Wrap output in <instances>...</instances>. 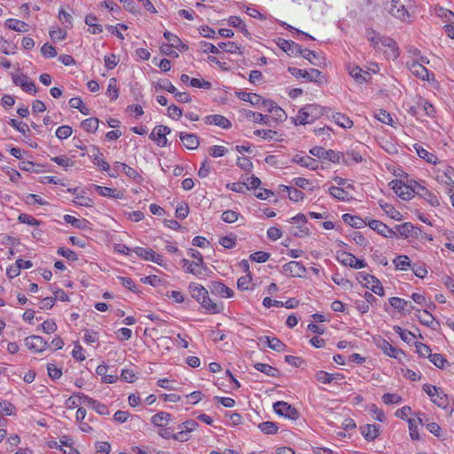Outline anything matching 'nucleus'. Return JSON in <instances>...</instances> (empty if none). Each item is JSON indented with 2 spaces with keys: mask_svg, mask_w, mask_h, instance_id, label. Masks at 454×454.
Returning a JSON list of instances; mask_svg holds the SVG:
<instances>
[{
  "mask_svg": "<svg viewBox=\"0 0 454 454\" xmlns=\"http://www.w3.org/2000/svg\"><path fill=\"white\" fill-rule=\"evenodd\" d=\"M189 290L192 298H194L202 308L211 314L222 312L223 307L222 303H216L208 297L207 290L199 284H190Z\"/></svg>",
  "mask_w": 454,
  "mask_h": 454,
  "instance_id": "f257e3e1",
  "label": "nucleus"
},
{
  "mask_svg": "<svg viewBox=\"0 0 454 454\" xmlns=\"http://www.w3.org/2000/svg\"><path fill=\"white\" fill-rule=\"evenodd\" d=\"M368 39L377 51H383L387 58L396 59L399 56L397 44L392 38L380 36L375 30H372Z\"/></svg>",
  "mask_w": 454,
  "mask_h": 454,
  "instance_id": "f03ea898",
  "label": "nucleus"
},
{
  "mask_svg": "<svg viewBox=\"0 0 454 454\" xmlns=\"http://www.w3.org/2000/svg\"><path fill=\"white\" fill-rule=\"evenodd\" d=\"M389 13L401 21L410 23L414 17L412 0H391Z\"/></svg>",
  "mask_w": 454,
  "mask_h": 454,
  "instance_id": "7ed1b4c3",
  "label": "nucleus"
},
{
  "mask_svg": "<svg viewBox=\"0 0 454 454\" xmlns=\"http://www.w3.org/2000/svg\"><path fill=\"white\" fill-rule=\"evenodd\" d=\"M323 114V108L316 104H309L301 108L294 119L295 125L311 123Z\"/></svg>",
  "mask_w": 454,
  "mask_h": 454,
  "instance_id": "20e7f679",
  "label": "nucleus"
},
{
  "mask_svg": "<svg viewBox=\"0 0 454 454\" xmlns=\"http://www.w3.org/2000/svg\"><path fill=\"white\" fill-rule=\"evenodd\" d=\"M288 72L296 78H303L319 84L324 82V77L318 69L311 68L309 71H305L296 67H288Z\"/></svg>",
  "mask_w": 454,
  "mask_h": 454,
  "instance_id": "39448f33",
  "label": "nucleus"
},
{
  "mask_svg": "<svg viewBox=\"0 0 454 454\" xmlns=\"http://www.w3.org/2000/svg\"><path fill=\"white\" fill-rule=\"evenodd\" d=\"M406 67L413 75L423 81L430 82L434 80V74L430 73L425 66H422L421 62L407 60Z\"/></svg>",
  "mask_w": 454,
  "mask_h": 454,
  "instance_id": "423d86ee",
  "label": "nucleus"
},
{
  "mask_svg": "<svg viewBox=\"0 0 454 454\" xmlns=\"http://www.w3.org/2000/svg\"><path fill=\"white\" fill-rule=\"evenodd\" d=\"M358 275V279L364 283L366 288L371 289L374 294L380 296L384 295V288L376 277L364 272H359Z\"/></svg>",
  "mask_w": 454,
  "mask_h": 454,
  "instance_id": "0eeeda50",
  "label": "nucleus"
},
{
  "mask_svg": "<svg viewBox=\"0 0 454 454\" xmlns=\"http://www.w3.org/2000/svg\"><path fill=\"white\" fill-rule=\"evenodd\" d=\"M171 132V129L165 125L156 126L151 132L149 137L153 140L159 146L164 147L168 145L166 136Z\"/></svg>",
  "mask_w": 454,
  "mask_h": 454,
  "instance_id": "6e6552de",
  "label": "nucleus"
},
{
  "mask_svg": "<svg viewBox=\"0 0 454 454\" xmlns=\"http://www.w3.org/2000/svg\"><path fill=\"white\" fill-rule=\"evenodd\" d=\"M273 408L277 414L290 419L296 420L299 417L297 410L286 402L278 401L274 403Z\"/></svg>",
  "mask_w": 454,
  "mask_h": 454,
  "instance_id": "1a4fd4ad",
  "label": "nucleus"
},
{
  "mask_svg": "<svg viewBox=\"0 0 454 454\" xmlns=\"http://www.w3.org/2000/svg\"><path fill=\"white\" fill-rule=\"evenodd\" d=\"M309 153L318 159L328 160L331 162L337 163L340 160V153L333 150H325L320 146H315L309 150Z\"/></svg>",
  "mask_w": 454,
  "mask_h": 454,
  "instance_id": "9d476101",
  "label": "nucleus"
},
{
  "mask_svg": "<svg viewBox=\"0 0 454 454\" xmlns=\"http://www.w3.org/2000/svg\"><path fill=\"white\" fill-rule=\"evenodd\" d=\"M306 271L307 269L300 262L291 261L283 265V272L288 277L301 278L304 276Z\"/></svg>",
  "mask_w": 454,
  "mask_h": 454,
  "instance_id": "9b49d317",
  "label": "nucleus"
},
{
  "mask_svg": "<svg viewBox=\"0 0 454 454\" xmlns=\"http://www.w3.org/2000/svg\"><path fill=\"white\" fill-rule=\"evenodd\" d=\"M337 259L343 265L349 266L353 269H362L366 265L364 261L357 259L354 254L348 252L339 253Z\"/></svg>",
  "mask_w": 454,
  "mask_h": 454,
  "instance_id": "f8f14e48",
  "label": "nucleus"
},
{
  "mask_svg": "<svg viewBox=\"0 0 454 454\" xmlns=\"http://www.w3.org/2000/svg\"><path fill=\"white\" fill-rule=\"evenodd\" d=\"M25 345L35 353H41L48 348V342L41 336L32 335L25 339Z\"/></svg>",
  "mask_w": 454,
  "mask_h": 454,
  "instance_id": "ddd939ff",
  "label": "nucleus"
},
{
  "mask_svg": "<svg viewBox=\"0 0 454 454\" xmlns=\"http://www.w3.org/2000/svg\"><path fill=\"white\" fill-rule=\"evenodd\" d=\"M12 82L15 85L20 86L24 91L35 94L36 88L33 81H31L24 74H16L12 75Z\"/></svg>",
  "mask_w": 454,
  "mask_h": 454,
  "instance_id": "4468645a",
  "label": "nucleus"
},
{
  "mask_svg": "<svg viewBox=\"0 0 454 454\" xmlns=\"http://www.w3.org/2000/svg\"><path fill=\"white\" fill-rule=\"evenodd\" d=\"M394 192L403 200H409L411 198L413 192L412 189L414 184L411 185H405L401 180H393L389 184Z\"/></svg>",
  "mask_w": 454,
  "mask_h": 454,
  "instance_id": "2eb2a0df",
  "label": "nucleus"
},
{
  "mask_svg": "<svg viewBox=\"0 0 454 454\" xmlns=\"http://www.w3.org/2000/svg\"><path fill=\"white\" fill-rule=\"evenodd\" d=\"M412 191L420 197L424 198L432 206L437 207L440 205L438 198L420 184L414 182V187Z\"/></svg>",
  "mask_w": 454,
  "mask_h": 454,
  "instance_id": "dca6fc26",
  "label": "nucleus"
},
{
  "mask_svg": "<svg viewBox=\"0 0 454 454\" xmlns=\"http://www.w3.org/2000/svg\"><path fill=\"white\" fill-rule=\"evenodd\" d=\"M434 14L444 23L442 28H454V13L451 11L443 7H435Z\"/></svg>",
  "mask_w": 454,
  "mask_h": 454,
  "instance_id": "f3484780",
  "label": "nucleus"
},
{
  "mask_svg": "<svg viewBox=\"0 0 454 454\" xmlns=\"http://www.w3.org/2000/svg\"><path fill=\"white\" fill-rule=\"evenodd\" d=\"M119 171H121L124 173L127 176L136 179L139 176L137 170H135L133 168L128 166L125 163L122 162H115L114 167L112 170V172H109V176L112 177H116L118 176Z\"/></svg>",
  "mask_w": 454,
  "mask_h": 454,
  "instance_id": "a211bd4d",
  "label": "nucleus"
},
{
  "mask_svg": "<svg viewBox=\"0 0 454 454\" xmlns=\"http://www.w3.org/2000/svg\"><path fill=\"white\" fill-rule=\"evenodd\" d=\"M134 252L141 258H144L146 261L153 262L159 265H162L163 258L160 254H156L152 249H145L143 247H137L134 249Z\"/></svg>",
  "mask_w": 454,
  "mask_h": 454,
  "instance_id": "6ab92c4d",
  "label": "nucleus"
},
{
  "mask_svg": "<svg viewBox=\"0 0 454 454\" xmlns=\"http://www.w3.org/2000/svg\"><path fill=\"white\" fill-rule=\"evenodd\" d=\"M371 229L386 238L395 236V231L379 220H371L368 223Z\"/></svg>",
  "mask_w": 454,
  "mask_h": 454,
  "instance_id": "aec40b11",
  "label": "nucleus"
},
{
  "mask_svg": "<svg viewBox=\"0 0 454 454\" xmlns=\"http://www.w3.org/2000/svg\"><path fill=\"white\" fill-rule=\"evenodd\" d=\"M204 121L206 124H214L223 129H229L231 126V121L221 114L207 115L205 117Z\"/></svg>",
  "mask_w": 454,
  "mask_h": 454,
  "instance_id": "412c9836",
  "label": "nucleus"
},
{
  "mask_svg": "<svg viewBox=\"0 0 454 454\" xmlns=\"http://www.w3.org/2000/svg\"><path fill=\"white\" fill-rule=\"evenodd\" d=\"M179 138L183 142L185 148L189 150L197 149L200 145L199 137L195 134H188L184 132L179 133Z\"/></svg>",
  "mask_w": 454,
  "mask_h": 454,
  "instance_id": "4be33fe9",
  "label": "nucleus"
},
{
  "mask_svg": "<svg viewBox=\"0 0 454 454\" xmlns=\"http://www.w3.org/2000/svg\"><path fill=\"white\" fill-rule=\"evenodd\" d=\"M377 346L387 356L398 358L399 355H403V351L393 347L388 341L384 339H380L377 341Z\"/></svg>",
  "mask_w": 454,
  "mask_h": 454,
  "instance_id": "5701e85b",
  "label": "nucleus"
},
{
  "mask_svg": "<svg viewBox=\"0 0 454 454\" xmlns=\"http://www.w3.org/2000/svg\"><path fill=\"white\" fill-rule=\"evenodd\" d=\"M293 162L312 170L318 168L317 160L309 155L301 156L296 154L293 157Z\"/></svg>",
  "mask_w": 454,
  "mask_h": 454,
  "instance_id": "b1692460",
  "label": "nucleus"
},
{
  "mask_svg": "<svg viewBox=\"0 0 454 454\" xmlns=\"http://www.w3.org/2000/svg\"><path fill=\"white\" fill-rule=\"evenodd\" d=\"M350 76L359 83L366 82L370 77V74L367 71L363 70L358 66H349L348 67Z\"/></svg>",
  "mask_w": 454,
  "mask_h": 454,
  "instance_id": "393cba45",
  "label": "nucleus"
},
{
  "mask_svg": "<svg viewBox=\"0 0 454 454\" xmlns=\"http://www.w3.org/2000/svg\"><path fill=\"white\" fill-rule=\"evenodd\" d=\"M277 43L278 47L289 56L296 55L300 51V46L294 43L293 41L278 38Z\"/></svg>",
  "mask_w": 454,
  "mask_h": 454,
  "instance_id": "a878e982",
  "label": "nucleus"
},
{
  "mask_svg": "<svg viewBox=\"0 0 454 454\" xmlns=\"http://www.w3.org/2000/svg\"><path fill=\"white\" fill-rule=\"evenodd\" d=\"M211 292L221 297L231 298L233 296V291L221 282H212Z\"/></svg>",
  "mask_w": 454,
  "mask_h": 454,
  "instance_id": "bb28decb",
  "label": "nucleus"
},
{
  "mask_svg": "<svg viewBox=\"0 0 454 454\" xmlns=\"http://www.w3.org/2000/svg\"><path fill=\"white\" fill-rule=\"evenodd\" d=\"M261 342H263L267 344V346L271 348L272 350L280 352L283 351L286 348V345L278 338L276 337H269V336H262L259 339Z\"/></svg>",
  "mask_w": 454,
  "mask_h": 454,
  "instance_id": "cd10ccee",
  "label": "nucleus"
},
{
  "mask_svg": "<svg viewBox=\"0 0 454 454\" xmlns=\"http://www.w3.org/2000/svg\"><path fill=\"white\" fill-rule=\"evenodd\" d=\"M363 436L367 441H373L379 435L380 427L367 424L360 427Z\"/></svg>",
  "mask_w": 454,
  "mask_h": 454,
  "instance_id": "c85d7f7f",
  "label": "nucleus"
},
{
  "mask_svg": "<svg viewBox=\"0 0 454 454\" xmlns=\"http://www.w3.org/2000/svg\"><path fill=\"white\" fill-rule=\"evenodd\" d=\"M164 37L168 43H170V46H175V48L179 51H184L188 48L177 35L172 34L168 30H166L164 33Z\"/></svg>",
  "mask_w": 454,
  "mask_h": 454,
  "instance_id": "c756f323",
  "label": "nucleus"
},
{
  "mask_svg": "<svg viewBox=\"0 0 454 454\" xmlns=\"http://www.w3.org/2000/svg\"><path fill=\"white\" fill-rule=\"evenodd\" d=\"M389 303L392 307L398 309L399 311H408L410 312L411 309H413V306L411 302L401 299L399 297H391L389 299Z\"/></svg>",
  "mask_w": 454,
  "mask_h": 454,
  "instance_id": "7c9ffc66",
  "label": "nucleus"
},
{
  "mask_svg": "<svg viewBox=\"0 0 454 454\" xmlns=\"http://www.w3.org/2000/svg\"><path fill=\"white\" fill-rule=\"evenodd\" d=\"M291 221L294 223H297L299 225L298 227L300 228V232L294 231V236L302 237V236L308 235V230L305 227V224L307 223V219H306V216L304 215L299 214L296 216H294L291 219Z\"/></svg>",
  "mask_w": 454,
  "mask_h": 454,
  "instance_id": "2f4dec72",
  "label": "nucleus"
},
{
  "mask_svg": "<svg viewBox=\"0 0 454 454\" xmlns=\"http://www.w3.org/2000/svg\"><path fill=\"white\" fill-rule=\"evenodd\" d=\"M343 221L353 228L360 229L364 227L366 222L359 216L352 215L350 214H344L342 215Z\"/></svg>",
  "mask_w": 454,
  "mask_h": 454,
  "instance_id": "473e14b6",
  "label": "nucleus"
},
{
  "mask_svg": "<svg viewBox=\"0 0 454 454\" xmlns=\"http://www.w3.org/2000/svg\"><path fill=\"white\" fill-rule=\"evenodd\" d=\"M245 117L255 123L270 125L269 115H263L260 113H255L253 111H245Z\"/></svg>",
  "mask_w": 454,
  "mask_h": 454,
  "instance_id": "72a5a7b5",
  "label": "nucleus"
},
{
  "mask_svg": "<svg viewBox=\"0 0 454 454\" xmlns=\"http://www.w3.org/2000/svg\"><path fill=\"white\" fill-rule=\"evenodd\" d=\"M331 118L338 126L343 129H350L353 126V121L340 113H333Z\"/></svg>",
  "mask_w": 454,
  "mask_h": 454,
  "instance_id": "f704fd0d",
  "label": "nucleus"
},
{
  "mask_svg": "<svg viewBox=\"0 0 454 454\" xmlns=\"http://www.w3.org/2000/svg\"><path fill=\"white\" fill-rule=\"evenodd\" d=\"M170 414L160 411L152 417V423L159 427H165L170 419Z\"/></svg>",
  "mask_w": 454,
  "mask_h": 454,
  "instance_id": "c9c22d12",
  "label": "nucleus"
},
{
  "mask_svg": "<svg viewBox=\"0 0 454 454\" xmlns=\"http://www.w3.org/2000/svg\"><path fill=\"white\" fill-rule=\"evenodd\" d=\"M279 189L283 192H287L289 195V199L293 201L298 202L302 200L304 198V194L302 192L294 187H289L286 185H279Z\"/></svg>",
  "mask_w": 454,
  "mask_h": 454,
  "instance_id": "e433bc0d",
  "label": "nucleus"
},
{
  "mask_svg": "<svg viewBox=\"0 0 454 454\" xmlns=\"http://www.w3.org/2000/svg\"><path fill=\"white\" fill-rule=\"evenodd\" d=\"M95 190L98 192V194L104 197L119 199L122 196L121 192L109 187L95 185Z\"/></svg>",
  "mask_w": 454,
  "mask_h": 454,
  "instance_id": "4c0bfd02",
  "label": "nucleus"
},
{
  "mask_svg": "<svg viewBox=\"0 0 454 454\" xmlns=\"http://www.w3.org/2000/svg\"><path fill=\"white\" fill-rule=\"evenodd\" d=\"M254 367L257 371H259V372H262V373H264V374H266L268 376H270V377H278V374H279V372H278V369H276V368H274V367H272V366H270V364H267L256 363V364H254Z\"/></svg>",
  "mask_w": 454,
  "mask_h": 454,
  "instance_id": "58836bf2",
  "label": "nucleus"
},
{
  "mask_svg": "<svg viewBox=\"0 0 454 454\" xmlns=\"http://www.w3.org/2000/svg\"><path fill=\"white\" fill-rule=\"evenodd\" d=\"M362 155L356 151H349L345 155H342V162L346 165H352L353 163L362 162Z\"/></svg>",
  "mask_w": 454,
  "mask_h": 454,
  "instance_id": "ea45409f",
  "label": "nucleus"
},
{
  "mask_svg": "<svg viewBox=\"0 0 454 454\" xmlns=\"http://www.w3.org/2000/svg\"><path fill=\"white\" fill-rule=\"evenodd\" d=\"M414 148L420 158L426 160L428 163H436L437 157L434 154L429 153L428 151H427L422 146L417 144L414 145Z\"/></svg>",
  "mask_w": 454,
  "mask_h": 454,
  "instance_id": "a19ab883",
  "label": "nucleus"
},
{
  "mask_svg": "<svg viewBox=\"0 0 454 454\" xmlns=\"http://www.w3.org/2000/svg\"><path fill=\"white\" fill-rule=\"evenodd\" d=\"M239 98L243 101L249 102L253 106H259L261 104V101H262V98L260 95H257L255 93H248V92H240L239 93Z\"/></svg>",
  "mask_w": 454,
  "mask_h": 454,
  "instance_id": "79ce46f5",
  "label": "nucleus"
},
{
  "mask_svg": "<svg viewBox=\"0 0 454 454\" xmlns=\"http://www.w3.org/2000/svg\"><path fill=\"white\" fill-rule=\"evenodd\" d=\"M432 402H434L439 407L445 409L450 403V399L448 395L444 394L441 388H439L437 394L432 399Z\"/></svg>",
  "mask_w": 454,
  "mask_h": 454,
  "instance_id": "37998d69",
  "label": "nucleus"
},
{
  "mask_svg": "<svg viewBox=\"0 0 454 454\" xmlns=\"http://www.w3.org/2000/svg\"><path fill=\"white\" fill-rule=\"evenodd\" d=\"M270 114H271L269 115L270 123H271V121H274V122L284 121L287 117L286 112L277 105H276V106H274V109L272 110V112Z\"/></svg>",
  "mask_w": 454,
  "mask_h": 454,
  "instance_id": "c03bdc74",
  "label": "nucleus"
},
{
  "mask_svg": "<svg viewBox=\"0 0 454 454\" xmlns=\"http://www.w3.org/2000/svg\"><path fill=\"white\" fill-rule=\"evenodd\" d=\"M393 262L397 270H407L408 267L411 266V260L407 255H398Z\"/></svg>",
  "mask_w": 454,
  "mask_h": 454,
  "instance_id": "a18cd8bd",
  "label": "nucleus"
},
{
  "mask_svg": "<svg viewBox=\"0 0 454 454\" xmlns=\"http://www.w3.org/2000/svg\"><path fill=\"white\" fill-rule=\"evenodd\" d=\"M254 135L268 140H278V132L272 129H256L254 132Z\"/></svg>",
  "mask_w": 454,
  "mask_h": 454,
  "instance_id": "49530a36",
  "label": "nucleus"
},
{
  "mask_svg": "<svg viewBox=\"0 0 454 454\" xmlns=\"http://www.w3.org/2000/svg\"><path fill=\"white\" fill-rule=\"evenodd\" d=\"M329 193L339 200H348V193L343 188L338 186H331L329 188Z\"/></svg>",
  "mask_w": 454,
  "mask_h": 454,
  "instance_id": "de8ad7c7",
  "label": "nucleus"
},
{
  "mask_svg": "<svg viewBox=\"0 0 454 454\" xmlns=\"http://www.w3.org/2000/svg\"><path fill=\"white\" fill-rule=\"evenodd\" d=\"M98 119L89 118L82 122V128L88 132H95L98 129Z\"/></svg>",
  "mask_w": 454,
  "mask_h": 454,
  "instance_id": "09e8293b",
  "label": "nucleus"
},
{
  "mask_svg": "<svg viewBox=\"0 0 454 454\" xmlns=\"http://www.w3.org/2000/svg\"><path fill=\"white\" fill-rule=\"evenodd\" d=\"M258 427L262 433L267 434H274L278 429L277 424L271 421L262 422L259 424Z\"/></svg>",
  "mask_w": 454,
  "mask_h": 454,
  "instance_id": "8fccbe9b",
  "label": "nucleus"
},
{
  "mask_svg": "<svg viewBox=\"0 0 454 454\" xmlns=\"http://www.w3.org/2000/svg\"><path fill=\"white\" fill-rule=\"evenodd\" d=\"M418 107H420V110L425 113V115L429 117H433L435 113L434 106L422 98L418 102Z\"/></svg>",
  "mask_w": 454,
  "mask_h": 454,
  "instance_id": "3c124183",
  "label": "nucleus"
},
{
  "mask_svg": "<svg viewBox=\"0 0 454 454\" xmlns=\"http://www.w3.org/2000/svg\"><path fill=\"white\" fill-rule=\"evenodd\" d=\"M418 312V318L419 322L427 326H432V325L434 322V317H433V315L427 310H419Z\"/></svg>",
  "mask_w": 454,
  "mask_h": 454,
  "instance_id": "603ef678",
  "label": "nucleus"
},
{
  "mask_svg": "<svg viewBox=\"0 0 454 454\" xmlns=\"http://www.w3.org/2000/svg\"><path fill=\"white\" fill-rule=\"evenodd\" d=\"M393 329L395 333H396L400 338L407 343H410L415 338V335L412 333L403 330L398 325H395Z\"/></svg>",
  "mask_w": 454,
  "mask_h": 454,
  "instance_id": "864d4df0",
  "label": "nucleus"
},
{
  "mask_svg": "<svg viewBox=\"0 0 454 454\" xmlns=\"http://www.w3.org/2000/svg\"><path fill=\"white\" fill-rule=\"evenodd\" d=\"M374 116L377 120H379L382 123L393 126V119H392L390 114L387 113L386 110H383V109L378 110L375 113Z\"/></svg>",
  "mask_w": 454,
  "mask_h": 454,
  "instance_id": "5fc2aeb1",
  "label": "nucleus"
},
{
  "mask_svg": "<svg viewBox=\"0 0 454 454\" xmlns=\"http://www.w3.org/2000/svg\"><path fill=\"white\" fill-rule=\"evenodd\" d=\"M73 398H77L80 404H84L90 408H93V406L97 401L91 397H89L88 395H86L82 393H78V394L74 395V396L69 398V401H71Z\"/></svg>",
  "mask_w": 454,
  "mask_h": 454,
  "instance_id": "6e6d98bb",
  "label": "nucleus"
},
{
  "mask_svg": "<svg viewBox=\"0 0 454 454\" xmlns=\"http://www.w3.org/2000/svg\"><path fill=\"white\" fill-rule=\"evenodd\" d=\"M239 214L233 210H226L222 214V220L228 223H232L238 221Z\"/></svg>",
  "mask_w": 454,
  "mask_h": 454,
  "instance_id": "4d7b16f0",
  "label": "nucleus"
},
{
  "mask_svg": "<svg viewBox=\"0 0 454 454\" xmlns=\"http://www.w3.org/2000/svg\"><path fill=\"white\" fill-rule=\"evenodd\" d=\"M429 360L438 368L443 369L448 361L441 354H431Z\"/></svg>",
  "mask_w": 454,
  "mask_h": 454,
  "instance_id": "13d9d810",
  "label": "nucleus"
},
{
  "mask_svg": "<svg viewBox=\"0 0 454 454\" xmlns=\"http://www.w3.org/2000/svg\"><path fill=\"white\" fill-rule=\"evenodd\" d=\"M72 128L67 125L60 126L56 130V137L59 139H66L72 135Z\"/></svg>",
  "mask_w": 454,
  "mask_h": 454,
  "instance_id": "bf43d9fd",
  "label": "nucleus"
},
{
  "mask_svg": "<svg viewBox=\"0 0 454 454\" xmlns=\"http://www.w3.org/2000/svg\"><path fill=\"white\" fill-rule=\"evenodd\" d=\"M395 228L400 236L407 238L414 229V226L411 223H404L397 225Z\"/></svg>",
  "mask_w": 454,
  "mask_h": 454,
  "instance_id": "052dcab7",
  "label": "nucleus"
},
{
  "mask_svg": "<svg viewBox=\"0 0 454 454\" xmlns=\"http://www.w3.org/2000/svg\"><path fill=\"white\" fill-rule=\"evenodd\" d=\"M15 406L7 401L0 402V414L4 416H10L13 413Z\"/></svg>",
  "mask_w": 454,
  "mask_h": 454,
  "instance_id": "680f3d73",
  "label": "nucleus"
},
{
  "mask_svg": "<svg viewBox=\"0 0 454 454\" xmlns=\"http://www.w3.org/2000/svg\"><path fill=\"white\" fill-rule=\"evenodd\" d=\"M106 94L113 100L117 99V98L119 96V91H118V89H117V86H116V79H114V78L110 79L109 84H108V87H107Z\"/></svg>",
  "mask_w": 454,
  "mask_h": 454,
  "instance_id": "e2e57ef3",
  "label": "nucleus"
},
{
  "mask_svg": "<svg viewBox=\"0 0 454 454\" xmlns=\"http://www.w3.org/2000/svg\"><path fill=\"white\" fill-rule=\"evenodd\" d=\"M415 347H416L417 353L420 356L428 357V358L430 357L432 353H431L430 348L427 345H426L422 342H416Z\"/></svg>",
  "mask_w": 454,
  "mask_h": 454,
  "instance_id": "0e129e2a",
  "label": "nucleus"
},
{
  "mask_svg": "<svg viewBox=\"0 0 454 454\" xmlns=\"http://www.w3.org/2000/svg\"><path fill=\"white\" fill-rule=\"evenodd\" d=\"M382 400L386 404H395L401 403L403 399L400 395L396 394L387 393L383 395Z\"/></svg>",
  "mask_w": 454,
  "mask_h": 454,
  "instance_id": "69168bd1",
  "label": "nucleus"
},
{
  "mask_svg": "<svg viewBox=\"0 0 454 454\" xmlns=\"http://www.w3.org/2000/svg\"><path fill=\"white\" fill-rule=\"evenodd\" d=\"M18 220L20 223L28 225L38 226L40 224V222L37 219L27 214H20Z\"/></svg>",
  "mask_w": 454,
  "mask_h": 454,
  "instance_id": "338daca9",
  "label": "nucleus"
},
{
  "mask_svg": "<svg viewBox=\"0 0 454 454\" xmlns=\"http://www.w3.org/2000/svg\"><path fill=\"white\" fill-rule=\"evenodd\" d=\"M97 454H109L111 451V445L107 442H98L96 443Z\"/></svg>",
  "mask_w": 454,
  "mask_h": 454,
  "instance_id": "774afa93",
  "label": "nucleus"
}]
</instances>
